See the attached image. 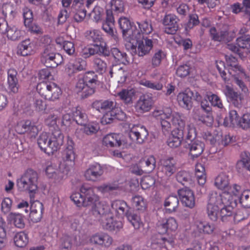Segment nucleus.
I'll list each match as a JSON object with an SVG mask.
<instances>
[{"mask_svg":"<svg viewBox=\"0 0 250 250\" xmlns=\"http://www.w3.org/2000/svg\"><path fill=\"white\" fill-rule=\"evenodd\" d=\"M196 129L193 125H188L187 127V135L183 143L184 147L188 150L192 159L201 155L204 149V144L196 139Z\"/></svg>","mask_w":250,"mask_h":250,"instance_id":"1","label":"nucleus"},{"mask_svg":"<svg viewBox=\"0 0 250 250\" xmlns=\"http://www.w3.org/2000/svg\"><path fill=\"white\" fill-rule=\"evenodd\" d=\"M128 42L131 44L132 50L135 51L138 45V55L141 57L148 54L153 46L152 40L145 37L136 29L132 32L131 39L128 40Z\"/></svg>","mask_w":250,"mask_h":250,"instance_id":"2","label":"nucleus"},{"mask_svg":"<svg viewBox=\"0 0 250 250\" xmlns=\"http://www.w3.org/2000/svg\"><path fill=\"white\" fill-rule=\"evenodd\" d=\"M38 174L32 169H28L21 178L17 180V186L21 191H28L34 194L37 190Z\"/></svg>","mask_w":250,"mask_h":250,"instance_id":"3","label":"nucleus"},{"mask_svg":"<svg viewBox=\"0 0 250 250\" xmlns=\"http://www.w3.org/2000/svg\"><path fill=\"white\" fill-rule=\"evenodd\" d=\"M167 110L166 114H162L159 120L164 132L170 131L171 126L170 122H172L175 128L185 127V121L181 114L177 112L172 114V111L170 108H167Z\"/></svg>","mask_w":250,"mask_h":250,"instance_id":"4","label":"nucleus"},{"mask_svg":"<svg viewBox=\"0 0 250 250\" xmlns=\"http://www.w3.org/2000/svg\"><path fill=\"white\" fill-rule=\"evenodd\" d=\"M80 192L73 193L70 196L71 200L78 207L90 206L92 202L96 198V195L93 189L90 187L83 186L80 188Z\"/></svg>","mask_w":250,"mask_h":250,"instance_id":"5","label":"nucleus"},{"mask_svg":"<svg viewBox=\"0 0 250 250\" xmlns=\"http://www.w3.org/2000/svg\"><path fill=\"white\" fill-rule=\"evenodd\" d=\"M41 61L47 67L55 68L62 62V57L56 52L53 45L48 44L41 54Z\"/></svg>","mask_w":250,"mask_h":250,"instance_id":"6","label":"nucleus"},{"mask_svg":"<svg viewBox=\"0 0 250 250\" xmlns=\"http://www.w3.org/2000/svg\"><path fill=\"white\" fill-rule=\"evenodd\" d=\"M69 171V169L63 165H60L58 167L56 165L51 164L45 168L47 177L56 183H59L65 179Z\"/></svg>","mask_w":250,"mask_h":250,"instance_id":"7","label":"nucleus"},{"mask_svg":"<svg viewBox=\"0 0 250 250\" xmlns=\"http://www.w3.org/2000/svg\"><path fill=\"white\" fill-rule=\"evenodd\" d=\"M232 198L230 194L224 192L222 194L218 193L217 192L212 191L208 195V201L207 206L212 207H216L220 209L224 204H229V200H232Z\"/></svg>","mask_w":250,"mask_h":250,"instance_id":"8","label":"nucleus"},{"mask_svg":"<svg viewBox=\"0 0 250 250\" xmlns=\"http://www.w3.org/2000/svg\"><path fill=\"white\" fill-rule=\"evenodd\" d=\"M148 132L143 125H133L131 128L128 137L133 143L143 144L147 139Z\"/></svg>","mask_w":250,"mask_h":250,"instance_id":"9","label":"nucleus"},{"mask_svg":"<svg viewBox=\"0 0 250 250\" xmlns=\"http://www.w3.org/2000/svg\"><path fill=\"white\" fill-rule=\"evenodd\" d=\"M162 168L161 171H158L157 175L158 177L163 178L164 174L167 177H170L174 174L177 169L176 163L173 157H169L164 158L160 161Z\"/></svg>","mask_w":250,"mask_h":250,"instance_id":"10","label":"nucleus"},{"mask_svg":"<svg viewBox=\"0 0 250 250\" xmlns=\"http://www.w3.org/2000/svg\"><path fill=\"white\" fill-rule=\"evenodd\" d=\"M177 228V221L173 217L161 219L157 223V230L161 234H165L169 231H175Z\"/></svg>","mask_w":250,"mask_h":250,"instance_id":"11","label":"nucleus"},{"mask_svg":"<svg viewBox=\"0 0 250 250\" xmlns=\"http://www.w3.org/2000/svg\"><path fill=\"white\" fill-rule=\"evenodd\" d=\"M179 21L175 15H166L163 20V24L165 26V32L168 34H175L179 29Z\"/></svg>","mask_w":250,"mask_h":250,"instance_id":"12","label":"nucleus"},{"mask_svg":"<svg viewBox=\"0 0 250 250\" xmlns=\"http://www.w3.org/2000/svg\"><path fill=\"white\" fill-rule=\"evenodd\" d=\"M16 131L20 134L28 133L31 136H35L38 133L37 126L30 120H22L18 123Z\"/></svg>","mask_w":250,"mask_h":250,"instance_id":"13","label":"nucleus"},{"mask_svg":"<svg viewBox=\"0 0 250 250\" xmlns=\"http://www.w3.org/2000/svg\"><path fill=\"white\" fill-rule=\"evenodd\" d=\"M185 134H187V128L185 127L175 128L171 132V135L169 137L167 143L170 147H177L181 144Z\"/></svg>","mask_w":250,"mask_h":250,"instance_id":"14","label":"nucleus"},{"mask_svg":"<svg viewBox=\"0 0 250 250\" xmlns=\"http://www.w3.org/2000/svg\"><path fill=\"white\" fill-rule=\"evenodd\" d=\"M101 224L104 229L112 232H117L122 228L123 223L114 219L112 216L108 214L101 219Z\"/></svg>","mask_w":250,"mask_h":250,"instance_id":"15","label":"nucleus"},{"mask_svg":"<svg viewBox=\"0 0 250 250\" xmlns=\"http://www.w3.org/2000/svg\"><path fill=\"white\" fill-rule=\"evenodd\" d=\"M209 33L212 40L224 43L231 42L235 37V34L233 32L226 30L217 32L214 27L210 28Z\"/></svg>","mask_w":250,"mask_h":250,"instance_id":"16","label":"nucleus"},{"mask_svg":"<svg viewBox=\"0 0 250 250\" xmlns=\"http://www.w3.org/2000/svg\"><path fill=\"white\" fill-rule=\"evenodd\" d=\"M178 195L181 202L185 206L192 208L195 205V197L193 192L186 187L178 190Z\"/></svg>","mask_w":250,"mask_h":250,"instance_id":"17","label":"nucleus"},{"mask_svg":"<svg viewBox=\"0 0 250 250\" xmlns=\"http://www.w3.org/2000/svg\"><path fill=\"white\" fill-rule=\"evenodd\" d=\"M92 107L101 113L111 112L115 110L116 104L109 100H96L92 104Z\"/></svg>","mask_w":250,"mask_h":250,"instance_id":"18","label":"nucleus"},{"mask_svg":"<svg viewBox=\"0 0 250 250\" xmlns=\"http://www.w3.org/2000/svg\"><path fill=\"white\" fill-rule=\"evenodd\" d=\"M227 98L231 102L234 106L240 108L243 105V96L240 93L235 91L229 85H226L224 91Z\"/></svg>","mask_w":250,"mask_h":250,"instance_id":"19","label":"nucleus"},{"mask_svg":"<svg viewBox=\"0 0 250 250\" xmlns=\"http://www.w3.org/2000/svg\"><path fill=\"white\" fill-rule=\"evenodd\" d=\"M38 144L41 149L48 155L53 154L56 151L50 138L46 132H43L40 135Z\"/></svg>","mask_w":250,"mask_h":250,"instance_id":"20","label":"nucleus"},{"mask_svg":"<svg viewBox=\"0 0 250 250\" xmlns=\"http://www.w3.org/2000/svg\"><path fill=\"white\" fill-rule=\"evenodd\" d=\"M103 145L107 147L126 146L127 144L124 141L121 140L119 136L116 134H108L105 136L103 140Z\"/></svg>","mask_w":250,"mask_h":250,"instance_id":"21","label":"nucleus"},{"mask_svg":"<svg viewBox=\"0 0 250 250\" xmlns=\"http://www.w3.org/2000/svg\"><path fill=\"white\" fill-rule=\"evenodd\" d=\"M150 240L151 246L154 249H156L157 247H164L167 249L169 246H172L173 244V240L172 239H167L163 237L160 234L152 235Z\"/></svg>","mask_w":250,"mask_h":250,"instance_id":"22","label":"nucleus"},{"mask_svg":"<svg viewBox=\"0 0 250 250\" xmlns=\"http://www.w3.org/2000/svg\"><path fill=\"white\" fill-rule=\"evenodd\" d=\"M30 209L29 217L31 221L34 223L40 222L42 216L43 204L40 201H36L31 204Z\"/></svg>","mask_w":250,"mask_h":250,"instance_id":"23","label":"nucleus"},{"mask_svg":"<svg viewBox=\"0 0 250 250\" xmlns=\"http://www.w3.org/2000/svg\"><path fill=\"white\" fill-rule=\"evenodd\" d=\"M193 91L186 90L185 92L180 93L177 96V101L179 105L187 110H190L193 106L192 96Z\"/></svg>","mask_w":250,"mask_h":250,"instance_id":"24","label":"nucleus"},{"mask_svg":"<svg viewBox=\"0 0 250 250\" xmlns=\"http://www.w3.org/2000/svg\"><path fill=\"white\" fill-rule=\"evenodd\" d=\"M92 213L96 217H103L107 216V212L109 211L108 207L98 201V197L96 196V199L91 203Z\"/></svg>","mask_w":250,"mask_h":250,"instance_id":"25","label":"nucleus"},{"mask_svg":"<svg viewBox=\"0 0 250 250\" xmlns=\"http://www.w3.org/2000/svg\"><path fill=\"white\" fill-rule=\"evenodd\" d=\"M104 170L99 164L91 165L85 172V178L90 181H96L103 174Z\"/></svg>","mask_w":250,"mask_h":250,"instance_id":"26","label":"nucleus"},{"mask_svg":"<svg viewBox=\"0 0 250 250\" xmlns=\"http://www.w3.org/2000/svg\"><path fill=\"white\" fill-rule=\"evenodd\" d=\"M111 206L112 209L115 211L116 215L120 218L126 216L130 211L126 203L123 200L114 201L112 202Z\"/></svg>","mask_w":250,"mask_h":250,"instance_id":"27","label":"nucleus"},{"mask_svg":"<svg viewBox=\"0 0 250 250\" xmlns=\"http://www.w3.org/2000/svg\"><path fill=\"white\" fill-rule=\"evenodd\" d=\"M17 71L13 68H10L8 70V88L11 92L14 93H16L19 91L20 84L19 81L17 77Z\"/></svg>","mask_w":250,"mask_h":250,"instance_id":"28","label":"nucleus"},{"mask_svg":"<svg viewBox=\"0 0 250 250\" xmlns=\"http://www.w3.org/2000/svg\"><path fill=\"white\" fill-rule=\"evenodd\" d=\"M118 23L124 38L128 42L131 39L132 32L133 31L130 30L132 27L130 21L127 18L122 17L119 19Z\"/></svg>","mask_w":250,"mask_h":250,"instance_id":"29","label":"nucleus"},{"mask_svg":"<svg viewBox=\"0 0 250 250\" xmlns=\"http://www.w3.org/2000/svg\"><path fill=\"white\" fill-rule=\"evenodd\" d=\"M193 112L194 118L195 119L201 122L208 126H210L212 125L213 122L212 115L205 113V112L198 107L194 108Z\"/></svg>","mask_w":250,"mask_h":250,"instance_id":"30","label":"nucleus"},{"mask_svg":"<svg viewBox=\"0 0 250 250\" xmlns=\"http://www.w3.org/2000/svg\"><path fill=\"white\" fill-rule=\"evenodd\" d=\"M219 210V217L223 222L229 221L235 213L234 209L231 205V200H229V204H224Z\"/></svg>","mask_w":250,"mask_h":250,"instance_id":"31","label":"nucleus"},{"mask_svg":"<svg viewBox=\"0 0 250 250\" xmlns=\"http://www.w3.org/2000/svg\"><path fill=\"white\" fill-rule=\"evenodd\" d=\"M156 159L153 155L145 157L139 161V164L141 165L145 173L152 172L156 167Z\"/></svg>","mask_w":250,"mask_h":250,"instance_id":"32","label":"nucleus"},{"mask_svg":"<svg viewBox=\"0 0 250 250\" xmlns=\"http://www.w3.org/2000/svg\"><path fill=\"white\" fill-rule=\"evenodd\" d=\"M91 241L94 244L108 247L112 244L113 239L107 234L104 233L96 234L93 235L91 238Z\"/></svg>","mask_w":250,"mask_h":250,"instance_id":"33","label":"nucleus"},{"mask_svg":"<svg viewBox=\"0 0 250 250\" xmlns=\"http://www.w3.org/2000/svg\"><path fill=\"white\" fill-rule=\"evenodd\" d=\"M76 87L77 92L80 93L82 99L87 98L95 92V86H92L90 84L77 82Z\"/></svg>","mask_w":250,"mask_h":250,"instance_id":"34","label":"nucleus"},{"mask_svg":"<svg viewBox=\"0 0 250 250\" xmlns=\"http://www.w3.org/2000/svg\"><path fill=\"white\" fill-rule=\"evenodd\" d=\"M152 104V100L148 95H142L137 102V106L141 112H146L150 110Z\"/></svg>","mask_w":250,"mask_h":250,"instance_id":"35","label":"nucleus"},{"mask_svg":"<svg viewBox=\"0 0 250 250\" xmlns=\"http://www.w3.org/2000/svg\"><path fill=\"white\" fill-rule=\"evenodd\" d=\"M78 82L90 84L91 86H95L99 83L98 75L94 71H89L86 72L83 76L80 78Z\"/></svg>","mask_w":250,"mask_h":250,"instance_id":"36","label":"nucleus"},{"mask_svg":"<svg viewBox=\"0 0 250 250\" xmlns=\"http://www.w3.org/2000/svg\"><path fill=\"white\" fill-rule=\"evenodd\" d=\"M63 135L58 127L55 128L54 130L52 131L50 139L51 140L52 144L56 151L59 149L60 146L63 144Z\"/></svg>","mask_w":250,"mask_h":250,"instance_id":"37","label":"nucleus"},{"mask_svg":"<svg viewBox=\"0 0 250 250\" xmlns=\"http://www.w3.org/2000/svg\"><path fill=\"white\" fill-rule=\"evenodd\" d=\"M179 205V198L177 196L171 195L168 197L165 201L164 206L169 212H175Z\"/></svg>","mask_w":250,"mask_h":250,"instance_id":"38","label":"nucleus"},{"mask_svg":"<svg viewBox=\"0 0 250 250\" xmlns=\"http://www.w3.org/2000/svg\"><path fill=\"white\" fill-rule=\"evenodd\" d=\"M215 185L221 190L227 191L229 186V179L224 173H220L215 179Z\"/></svg>","mask_w":250,"mask_h":250,"instance_id":"39","label":"nucleus"},{"mask_svg":"<svg viewBox=\"0 0 250 250\" xmlns=\"http://www.w3.org/2000/svg\"><path fill=\"white\" fill-rule=\"evenodd\" d=\"M8 218L16 228L19 229L24 228V217L21 213L11 212L9 214Z\"/></svg>","mask_w":250,"mask_h":250,"instance_id":"40","label":"nucleus"},{"mask_svg":"<svg viewBox=\"0 0 250 250\" xmlns=\"http://www.w3.org/2000/svg\"><path fill=\"white\" fill-rule=\"evenodd\" d=\"M175 177L177 182L184 186L192 183L191 176L188 171L180 170L176 173Z\"/></svg>","mask_w":250,"mask_h":250,"instance_id":"41","label":"nucleus"},{"mask_svg":"<svg viewBox=\"0 0 250 250\" xmlns=\"http://www.w3.org/2000/svg\"><path fill=\"white\" fill-rule=\"evenodd\" d=\"M32 50L30 41L29 39H26L18 45L17 53L22 56H26L31 54Z\"/></svg>","mask_w":250,"mask_h":250,"instance_id":"42","label":"nucleus"},{"mask_svg":"<svg viewBox=\"0 0 250 250\" xmlns=\"http://www.w3.org/2000/svg\"><path fill=\"white\" fill-rule=\"evenodd\" d=\"M120 99L125 104L132 103V98L135 95V90L131 89H123L117 94Z\"/></svg>","mask_w":250,"mask_h":250,"instance_id":"43","label":"nucleus"},{"mask_svg":"<svg viewBox=\"0 0 250 250\" xmlns=\"http://www.w3.org/2000/svg\"><path fill=\"white\" fill-rule=\"evenodd\" d=\"M110 54L115 62L119 63L125 64L128 63L125 53L120 51L117 48H112L110 50Z\"/></svg>","mask_w":250,"mask_h":250,"instance_id":"44","label":"nucleus"},{"mask_svg":"<svg viewBox=\"0 0 250 250\" xmlns=\"http://www.w3.org/2000/svg\"><path fill=\"white\" fill-rule=\"evenodd\" d=\"M236 168L239 172H243V169L250 171V154L245 153L242 155L241 160L237 163Z\"/></svg>","mask_w":250,"mask_h":250,"instance_id":"45","label":"nucleus"},{"mask_svg":"<svg viewBox=\"0 0 250 250\" xmlns=\"http://www.w3.org/2000/svg\"><path fill=\"white\" fill-rule=\"evenodd\" d=\"M93 67L95 72L103 75L106 72L107 64L101 58L96 57L93 60Z\"/></svg>","mask_w":250,"mask_h":250,"instance_id":"46","label":"nucleus"},{"mask_svg":"<svg viewBox=\"0 0 250 250\" xmlns=\"http://www.w3.org/2000/svg\"><path fill=\"white\" fill-rule=\"evenodd\" d=\"M6 33L8 39L13 41L21 40L22 37L21 31L15 26L8 27Z\"/></svg>","mask_w":250,"mask_h":250,"instance_id":"47","label":"nucleus"},{"mask_svg":"<svg viewBox=\"0 0 250 250\" xmlns=\"http://www.w3.org/2000/svg\"><path fill=\"white\" fill-rule=\"evenodd\" d=\"M93 46L96 49V54L104 57H109L110 55V50L104 40L98 44H93Z\"/></svg>","mask_w":250,"mask_h":250,"instance_id":"48","label":"nucleus"},{"mask_svg":"<svg viewBox=\"0 0 250 250\" xmlns=\"http://www.w3.org/2000/svg\"><path fill=\"white\" fill-rule=\"evenodd\" d=\"M85 37L88 41L97 44H99V42L104 40L100 32L96 30L87 31L85 33Z\"/></svg>","mask_w":250,"mask_h":250,"instance_id":"49","label":"nucleus"},{"mask_svg":"<svg viewBox=\"0 0 250 250\" xmlns=\"http://www.w3.org/2000/svg\"><path fill=\"white\" fill-rule=\"evenodd\" d=\"M62 159L65 162H70L71 165L74 164L75 159V153L73 150V146L71 145H68L64 150L62 153Z\"/></svg>","mask_w":250,"mask_h":250,"instance_id":"50","label":"nucleus"},{"mask_svg":"<svg viewBox=\"0 0 250 250\" xmlns=\"http://www.w3.org/2000/svg\"><path fill=\"white\" fill-rule=\"evenodd\" d=\"M14 241L17 247L20 248L24 247L28 242L27 234L23 231L19 232L15 236Z\"/></svg>","mask_w":250,"mask_h":250,"instance_id":"51","label":"nucleus"},{"mask_svg":"<svg viewBox=\"0 0 250 250\" xmlns=\"http://www.w3.org/2000/svg\"><path fill=\"white\" fill-rule=\"evenodd\" d=\"M1 11L3 15L10 19H14L16 14V9L11 3H4Z\"/></svg>","mask_w":250,"mask_h":250,"instance_id":"52","label":"nucleus"},{"mask_svg":"<svg viewBox=\"0 0 250 250\" xmlns=\"http://www.w3.org/2000/svg\"><path fill=\"white\" fill-rule=\"evenodd\" d=\"M136 23L140 29V32L143 35L149 34L152 32L153 28L150 21L146 20L141 22L137 21Z\"/></svg>","mask_w":250,"mask_h":250,"instance_id":"53","label":"nucleus"},{"mask_svg":"<svg viewBox=\"0 0 250 250\" xmlns=\"http://www.w3.org/2000/svg\"><path fill=\"white\" fill-rule=\"evenodd\" d=\"M50 83L42 82L39 83L37 86V90L39 94L47 100L49 93V89L51 86Z\"/></svg>","mask_w":250,"mask_h":250,"instance_id":"54","label":"nucleus"},{"mask_svg":"<svg viewBox=\"0 0 250 250\" xmlns=\"http://www.w3.org/2000/svg\"><path fill=\"white\" fill-rule=\"evenodd\" d=\"M73 118L76 123L81 125H85L88 122L87 115L80 110H76L73 112Z\"/></svg>","mask_w":250,"mask_h":250,"instance_id":"55","label":"nucleus"},{"mask_svg":"<svg viewBox=\"0 0 250 250\" xmlns=\"http://www.w3.org/2000/svg\"><path fill=\"white\" fill-rule=\"evenodd\" d=\"M205 98L208 99L214 106H217L219 108L223 107V105L220 98L217 95L213 94L211 92H206Z\"/></svg>","mask_w":250,"mask_h":250,"instance_id":"56","label":"nucleus"},{"mask_svg":"<svg viewBox=\"0 0 250 250\" xmlns=\"http://www.w3.org/2000/svg\"><path fill=\"white\" fill-rule=\"evenodd\" d=\"M133 206L138 210L144 211L146 208V201L140 195H136L132 199Z\"/></svg>","mask_w":250,"mask_h":250,"instance_id":"57","label":"nucleus"},{"mask_svg":"<svg viewBox=\"0 0 250 250\" xmlns=\"http://www.w3.org/2000/svg\"><path fill=\"white\" fill-rule=\"evenodd\" d=\"M49 92L47 100L52 101L58 99L62 94L61 88L54 83H51Z\"/></svg>","mask_w":250,"mask_h":250,"instance_id":"58","label":"nucleus"},{"mask_svg":"<svg viewBox=\"0 0 250 250\" xmlns=\"http://www.w3.org/2000/svg\"><path fill=\"white\" fill-rule=\"evenodd\" d=\"M72 246V238L67 235H63L60 240L59 250H71Z\"/></svg>","mask_w":250,"mask_h":250,"instance_id":"59","label":"nucleus"},{"mask_svg":"<svg viewBox=\"0 0 250 250\" xmlns=\"http://www.w3.org/2000/svg\"><path fill=\"white\" fill-rule=\"evenodd\" d=\"M126 217L135 229H139L140 228L142 223L140 218L138 215L130 211L126 215Z\"/></svg>","mask_w":250,"mask_h":250,"instance_id":"60","label":"nucleus"},{"mask_svg":"<svg viewBox=\"0 0 250 250\" xmlns=\"http://www.w3.org/2000/svg\"><path fill=\"white\" fill-rule=\"evenodd\" d=\"M237 45L240 48L247 49L250 52V37L242 36L237 38Z\"/></svg>","mask_w":250,"mask_h":250,"instance_id":"61","label":"nucleus"},{"mask_svg":"<svg viewBox=\"0 0 250 250\" xmlns=\"http://www.w3.org/2000/svg\"><path fill=\"white\" fill-rule=\"evenodd\" d=\"M240 203L245 208H250V190H244L239 198Z\"/></svg>","mask_w":250,"mask_h":250,"instance_id":"62","label":"nucleus"},{"mask_svg":"<svg viewBox=\"0 0 250 250\" xmlns=\"http://www.w3.org/2000/svg\"><path fill=\"white\" fill-rule=\"evenodd\" d=\"M166 55L163 51L161 50L156 52L152 58V65L155 67L160 65L162 60L165 57Z\"/></svg>","mask_w":250,"mask_h":250,"instance_id":"63","label":"nucleus"},{"mask_svg":"<svg viewBox=\"0 0 250 250\" xmlns=\"http://www.w3.org/2000/svg\"><path fill=\"white\" fill-rule=\"evenodd\" d=\"M238 125L244 130L250 129V116L249 114H245L240 118Z\"/></svg>","mask_w":250,"mask_h":250,"instance_id":"64","label":"nucleus"}]
</instances>
